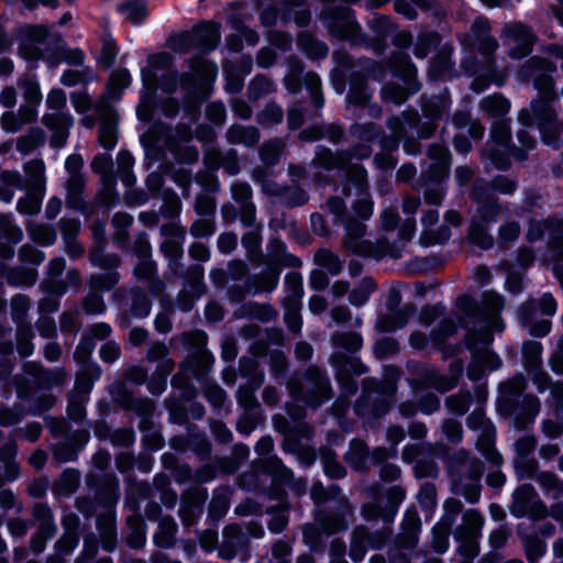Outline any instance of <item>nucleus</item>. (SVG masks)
Masks as SVG:
<instances>
[{"instance_id": "obj_27", "label": "nucleus", "mask_w": 563, "mask_h": 563, "mask_svg": "<svg viewBox=\"0 0 563 563\" xmlns=\"http://www.w3.org/2000/svg\"><path fill=\"white\" fill-rule=\"evenodd\" d=\"M369 152L368 146L365 145L356 146L354 153L349 151L333 152L324 146H319L312 164L325 170L344 169L353 157H367Z\"/></svg>"}, {"instance_id": "obj_7", "label": "nucleus", "mask_w": 563, "mask_h": 563, "mask_svg": "<svg viewBox=\"0 0 563 563\" xmlns=\"http://www.w3.org/2000/svg\"><path fill=\"white\" fill-rule=\"evenodd\" d=\"M444 471L453 495L463 497L468 504H477L482 494V477L485 463L467 449L460 448L443 457Z\"/></svg>"}, {"instance_id": "obj_60", "label": "nucleus", "mask_w": 563, "mask_h": 563, "mask_svg": "<svg viewBox=\"0 0 563 563\" xmlns=\"http://www.w3.org/2000/svg\"><path fill=\"white\" fill-rule=\"evenodd\" d=\"M16 453L18 445L14 440H10L0 446V462L3 465L8 482L16 479L20 474V466L15 461Z\"/></svg>"}, {"instance_id": "obj_56", "label": "nucleus", "mask_w": 563, "mask_h": 563, "mask_svg": "<svg viewBox=\"0 0 563 563\" xmlns=\"http://www.w3.org/2000/svg\"><path fill=\"white\" fill-rule=\"evenodd\" d=\"M84 187L85 178L82 175L69 176L66 184V205L68 208L81 212H88V205L82 199Z\"/></svg>"}, {"instance_id": "obj_54", "label": "nucleus", "mask_w": 563, "mask_h": 563, "mask_svg": "<svg viewBox=\"0 0 563 563\" xmlns=\"http://www.w3.org/2000/svg\"><path fill=\"white\" fill-rule=\"evenodd\" d=\"M213 361L211 352L187 355V358L183 363V368L191 373L197 380H207Z\"/></svg>"}, {"instance_id": "obj_23", "label": "nucleus", "mask_w": 563, "mask_h": 563, "mask_svg": "<svg viewBox=\"0 0 563 563\" xmlns=\"http://www.w3.org/2000/svg\"><path fill=\"white\" fill-rule=\"evenodd\" d=\"M341 506L334 510L320 508L316 511V521L327 534L345 531L349 527L347 518L354 514V508L347 498H342Z\"/></svg>"}, {"instance_id": "obj_2", "label": "nucleus", "mask_w": 563, "mask_h": 563, "mask_svg": "<svg viewBox=\"0 0 563 563\" xmlns=\"http://www.w3.org/2000/svg\"><path fill=\"white\" fill-rule=\"evenodd\" d=\"M556 65L548 58L534 55L527 59L519 69V78L532 81L539 97L531 101L530 108H523L518 113L522 130L518 132V141H532L526 135L525 129L536 128L541 134V141H559L563 124L554 109V78Z\"/></svg>"}, {"instance_id": "obj_55", "label": "nucleus", "mask_w": 563, "mask_h": 563, "mask_svg": "<svg viewBox=\"0 0 563 563\" xmlns=\"http://www.w3.org/2000/svg\"><path fill=\"white\" fill-rule=\"evenodd\" d=\"M252 230L245 232L241 238V243L245 249L247 260L253 263L260 265V261L263 260L262 253V225L255 222L254 227H251Z\"/></svg>"}, {"instance_id": "obj_24", "label": "nucleus", "mask_w": 563, "mask_h": 563, "mask_svg": "<svg viewBox=\"0 0 563 563\" xmlns=\"http://www.w3.org/2000/svg\"><path fill=\"white\" fill-rule=\"evenodd\" d=\"M208 498L206 488L192 486L180 495L178 516L185 528L194 526L203 511V505Z\"/></svg>"}, {"instance_id": "obj_17", "label": "nucleus", "mask_w": 563, "mask_h": 563, "mask_svg": "<svg viewBox=\"0 0 563 563\" xmlns=\"http://www.w3.org/2000/svg\"><path fill=\"white\" fill-rule=\"evenodd\" d=\"M393 536L390 527L371 531L366 526H356L351 532L349 555L355 563L361 562L367 550H382Z\"/></svg>"}, {"instance_id": "obj_10", "label": "nucleus", "mask_w": 563, "mask_h": 563, "mask_svg": "<svg viewBox=\"0 0 563 563\" xmlns=\"http://www.w3.org/2000/svg\"><path fill=\"white\" fill-rule=\"evenodd\" d=\"M132 81L130 71L125 68L114 70L109 78L106 91L97 100L95 110L100 118V137L98 141H118V115L111 101L120 98L122 91Z\"/></svg>"}, {"instance_id": "obj_47", "label": "nucleus", "mask_w": 563, "mask_h": 563, "mask_svg": "<svg viewBox=\"0 0 563 563\" xmlns=\"http://www.w3.org/2000/svg\"><path fill=\"white\" fill-rule=\"evenodd\" d=\"M178 525L173 516L165 515L157 522V529L153 534V542L159 549H172L177 543Z\"/></svg>"}, {"instance_id": "obj_12", "label": "nucleus", "mask_w": 563, "mask_h": 563, "mask_svg": "<svg viewBox=\"0 0 563 563\" xmlns=\"http://www.w3.org/2000/svg\"><path fill=\"white\" fill-rule=\"evenodd\" d=\"M18 87L22 90L23 103L18 113L5 111L0 119L1 128L11 133L20 131L25 124L36 120L42 103V92L35 75L24 74L19 77Z\"/></svg>"}, {"instance_id": "obj_42", "label": "nucleus", "mask_w": 563, "mask_h": 563, "mask_svg": "<svg viewBox=\"0 0 563 563\" xmlns=\"http://www.w3.org/2000/svg\"><path fill=\"white\" fill-rule=\"evenodd\" d=\"M344 135L343 126L339 123L320 124L313 120L308 129L299 134L298 141H342Z\"/></svg>"}, {"instance_id": "obj_59", "label": "nucleus", "mask_w": 563, "mask_h": 563, "mask_svg": "<svg viewBox=\"0 0 563 563\" xmlns=\"http://www.w3.org/2000/svg\"><path fill=\"white\" fill-rule=\"evenodd\" d=\"M543 494L553 500L563 497V479L553 471L542 470L536 479Z\"/></svg>"}, {"instance_id": "obj_26", "label": "nucleus", "mask_w": 563, "mask_h": 563, "mask_svg": "<svg viewBox=\"0 0 563 563\" xmlns=\"http://www.w3.org/2000/svg\"><path fill=\"white\" fill-rule=\"evenodd\" d=\"M284 85L291 95H297L301 90L302 85H305L316 110L319 112L323 108L324 98L321 88V79L318 74L313 71H308L305 76L286 74Z\"/></svg>"}, {"instance_id": "obj_34", "label": "nucleus", "mask_w": 563, "mask_h": 563, "mask_svg": "<svg viewBox=\"0 0 563 563\" xmlns=\"http://www.w3.org/2000/svg\"><path fill=\"white\" fill-rule=\"evenodd\" d=\"M260 264L278 268L282 273L283 267L298 268L302 263L299 257L287 251L286 244L279 238H271L266 244V254Z\"/></svg>"}, {"instance_id": "obj_35", "label": "nucleus", "mask_w": 563, "mask_h": 563, "mask_svg": "<svg viewBox=\"0 0 563 563\" xmlns=\"http://www.w3.org/2000/svg\"><path fill=\"white\" fill-rule=\"evenodd\" d=\"M250 547L249 538L243 533L238 523L227 525L222 530V541L218 545V555L222 560H232L241 550Z\"/></svg>"}, {"instance_id": "obj_8", "label": "nucleus", "mask_w": 563, "mask_h": 563, "mask_svg": "<svg viewBox=\"0 0 563 563\" xmlns=\"http://www.w3.org/2000/svg\"><path fill=\"white\" fill-rule=\"evenodd\" d=\"M286 390L290 398L312 410L319 409L334 398V389L327 369L317 364L294 372L286 382Z\"/></svg>"}, {"instance_id": "obj_22", "label": "nucleus", "mask_w": 563, "mask_h": 563, "mask_svg": "<svg viewBox=\"0 0 563 563\" xmlns=\"http://www.w3.org/2000/svg\"><path fill=\"white\" fill-rule=\"evenodd\" d=\"M503 35L508 45V55L510 58L521 59L532 52L536 35L531 27L523 23L514 22L505 24Z\"/></svg>"}, {"instance_id": "obj_37", "label": "nucleus", "mask_w": 563, "mask_h": 563, "mask_svg": "<svg viewBox=\"0 0 563 563\" xmlns=\"http://www.w3.org/2000/svg\"><path fill=\"white\" fill-rule=\"evenodd\" d=\"M96 528L102 549L106 552H113L118 547V527L114 509L100 512L96 518Z\"/></svg>"}, {"instance_id": "obj_50", "label": "nucleus", "mask_w": 563, "mask_h": 563, "mask_svg": "<svg viewBox=\"0 0 563 563\" xmlns=\"http://www.w3.org/2000/svg\"><path fill=\"white\" fill-rule=\"evenodd\" d=\"M280 274L278 268L266 265L265 269L249 276L253 294L272 292L278 285Z\"/></svg>"}, {"instance_id": "obj_25", "label": "nucleus", "mask_w": 563, "mask_h": 563, "mask_svg": "<svg viewBox=\"0 0 563 563\" xmlns=\"http://www.w3.org/2000/svg\"><path fill=\"white\" fill-rule=\"evenodd\" d=\"M92 354L75 350L73 358L79 366L75 374V390L90 394L95 382L99 380L102 375L100 365L91 360Z\"/></svg>"}, {"instance_id": "obj_13", "label": "nucleus", "mask_w": 563, "mask_h": 563, "mask_svg": "<svg viewBox=\"0 0 563 563\" xmlns=\"http://www.w3.org/2000/svg\"><path fill=\"white\" fill-rule=\"evenodd\" d=\"M49 31L44 25H25L20 29L19 55L27 62L42 60L49 67L60 63L62 53L48 43Z\"/></svg>"}, {"instance_id": "obj_49", "label": "nucleus", "mask_w": 563, "mask_h": 563, "mask_svg": "<svg viewBox=\"0 0 563 563\" xmlns=\"http://www.w3.org/2000/svg\"><path fill=\"white\" fill-rule=\"evenodd\" d=\"M334 371L342 369L352 376H361L368 372V367L356 356L349 355L341 351L333 352L328 360Z\"/></svg>"}, {"instance_id": "obj_15", "label": "nucleus", "mask_w": 563, "mask_h": 563, "mask_svg": "<svg viewBox=\"0 0 563 563\" xmlns=\"http://www.w3.org/2000/svg\"><path fill=\"white\" fill-rule=\"evenodd\" d=\"M485 518L478 509L468 508L463 512L462 522L453 534L460 542L459 552L467 560H473L479 552L478 539L482 536V529Z\"/></svg>"}, {"instance_id": "obj_9", "label": "nucleus", "mask_w": 563, "mask_h": 563, "mask_svg": "<svg viewBox=\"0 0 563 563\" xmlns=\"http://www.w3.org/2000/svg\"><path fill=\"white\" fill-rule=\"evenodd\" d=\"M396 393L395 380L365 377L361 382V395L354 404V411L365 420L382 418L389 411Z\"/></svg>"}, {"instance_id": "obj_51", "label": "nucleus", "mask_w": 563, "mask_h": 563, "mask_svg": "<svg viewBox=\"0 0 563 563\" xmlns=\"http://www.w3.org/2000/svg\"><path fill=\"white\" fill-rule=\"evenodd\" d=\"M126 536L125 543L129 548L134 550L143 549L146 543V525L144 519L139 514H133L126 517Z\"/></svg>"}, {"instance_id": "obj_57", "label": "nucleus", "mask_w": 563, "mask_h": 563, "mask_svg": "<svg viewBox=\"0 0 563 563\" xmlns=\"http://www.w3.org/2000/svg\"><path fill=\"white\" fill-rule=\"evenodd\" d=\"M297 46L310 59L325 58L329 53L328 45L308 32L298 34Z\"/></svg>"}, {"instance_id": "obj_44", "label": "nucleus", "mask_w": 563, "mask_h": 563, "mask_svg": "<svg viewBox=\"0 0 563 563\" xmlns=\"http://www.w3.org/2000/svg\"><path fill=\"white\" fill-rule=\"evenodd\" d=\"M343 459L355 472L367 473L369 471V466L367 465V460L369 459V446L363 439H352Z\"/></svg>"}, {"instance_id": "obj_32", "label": "nucleus", "mask_w": 563, "mask_h": 563, "mask_svg": "<svg viewBox=\"0 0 563 563\" xmlns=\"http://www.w3.org/2000/svg\"><path fill=\"white\" fill-rule=\"evenodd\" d=\"M439 221V212L435 209H427L421 212V224L423 231L419 236V243L422 246H432L435 244H444L451 238V230L448 224H441L433 228Z\"/></svg>"}, {"instance_id": "obj_61", "label": "nucleus", "mask_w": 563, "mask_h": 563, "mask_svg": "<svg viewBox=\"0 0 563 563\" xmlns=\"http://www.w3.org/2000/svg\"><path fill=\"white\" fill-rule=\"evenodd\" d=\"M80 485V472L76 468H66L58 479L53 483V493L68 497L73 495Z\"/></svg>"}, {"instance_id": "obj_21", "label": "nucleus", "mask_w": 563, "mask_h": 563, "mask_svg": "<svg viewBox=\"0 0 563 563\" xmlns=\"http://www.w3.org/2000/svg\"><path fill=\"white\" fill-rule=\"evenodd\" d=\"M527 387V378L521 373L500 382L496 400V409L499 415L511 417L516 412L517 402L520 400V397L526 395Z\"/></svg>"}, {"instance_id": "obj_14", "label": "nucleus", "mask_w": 563, "mask_h": 563, "mask_svg": "<svg viewBox=\"0 0 563 563\" xmlns=\"http://www.w3.org/2000/svg\"><path fill=\"white\" fill-rule=\"evenodd\" d=\"M112 300L120 309L119 322L123 328L131 324L132 319H145L152 311V300L141 286L119 287L112 294Z\"/></svg>"}, {"instance_id": "obj_39", "label": "nucleus", "mask_w": 563, "mask_h": 563, "mask_svg": "<svg viewBox=\"0 0 563 563\" xmlns=\"http://www.w3.org/2000/svg\"><path fill=\"white\" fill-rule=\"evenodd\" d=\"M456 134L452 141H482L485 132L483 124L473 119L467 111H457L452 117Z\"/></svg>"}, {"instance_id": "obj_53", "label": "nucleus", "mask_w": 563, "mask_h": 563, "mask_svg": "<svg viewBox=\"0 0 563 563\" xmlns=\"http://www.w3.org/2000/svg\"><path fill=\"white\" fill-rule=\"evenodd\" d=\"M257 466L264 473L271 475L273 481L280 485H286L291 482L294 473L290 468L286 467L283 461L276 455L260 460Z\"/></svg>"}, {"instance_id": "obj_63", "label": "nucleus", "mask_w": 563, "mask_h": 563, "mask_svg": "<svg viewBox=\"0 0 563 563\" xmlns=\"http://www.w3.org/2000/svg\"><path fill=\"white\" fill-rule=\"evenodd\" d=\"M330 343L334 349H341L350 354L358 352L363 346L362 335L354 331H336L331 334Z\"/></svg>"}, {"instance_id": "obj_40", "label": "nucleus", "mask_w": 563, "mask_h": 563, "mask_svg": "<svg viewBox=\"0 0 563 563\" xmlns=\"http://www.w3.org/2000/svg\"><path fill=\"white\" fill-rule=\"evenodd\" d=\"M541 411V400L533 394L523 395L522 399L517 402L516 412L512 423L516 430L523 431L528 429L536 420Z\"/></svg>"}, {"instance_id": "obj_45", "label": "nucleus", "mask_w": 563, "mask_h": 563, "mask_svg": "<svg viewBox=\"0 0 563 563\" xmlns=\"http://www.w3.org/2000/svg\"><path fill=\"white\" fill-rule=\"evenodd\" d=\"M504 298L496 292L487 291L483 295L481 307L482 320H487V322H489L497 332H501L505 327L501 318L499 317V312L504 308Z\"/></svg>"}, {"instance_id": "obj_46", "label": "nucleus", "mask_w": 563, "mask_h": 563, "mask_svg": "<svg viewBox=\"0 0 563 563\" xmlns=\"http://www.w3.org/2000/svg\"><path fill=\"white\" fill-rule=\"evenodd\" d=\"M496 428H489L479 432L475 442V449L485 457L493 466L499 467L504 463L503 455L496 450Z\"/></svg>"}, {"instance_id": "obj_31", "label": "nucleus", "mask_w": 563, "mask_h": 563, "mask_svg": "<svg viewBox=\"0 0 563 563\" xmlns=\"http://www.w3.org/2000/svg\"><path fill=\"white\" fill-rule=\"evenodd\" d=\"M529 144L528 148H512L510 143H486L482 158L489 159L497 169L506 170L511 165L510 156L518 161L526 159L527 151L532 148V143Z\"/></svg>"}, {"instance_id": "obj_29", "label": "nucleus", "mask_w": 563, "mask_h": 563, "mask_svg": "<svg viewBox=\"0 0 563 563\" xmlns=\"http://www.w3.org/2000/svg\"><path fill=\"white\" fill-rule=\"evenodd\" d=\"M538 313L537 300L530 298L518 307L517 318L520 325L525 328L531 336L543 338L551 331L552 322L548 319H539Z\"/></svg>"}, {"instance_id": "obj_20", "label": "nucleus", "mask_w": 563, "mask_h": 563, "mask_svg": "<svg viewBox=\"0 0 563 563\" xmlns=\"http://www.w3.org/2000/svg\"><path fill=\"white\" fill-rule=\"evenodd\" d=\"M368 76L367 70L352 71L350 74L349 84L350 89L346 96V101L350 106L364 108L367 106V113L373 119H380L383 115V108L377 103L368 104L373 96V91L367 86Z\"/></svg>"}, {"instance_id": "obj_58", "label": "nucleus", "mask_w": 563, "mask_h": 563, "mask_svg": "<svg viewBox=\"0 0 563 563\" xmlns=\"http://www.w3.org/2000/svg\"><path fill=\"white\" fill-rule=\"evenodd\" d=\"M479 321L483 324L478 328L468 329L464 336V343L468 350L479 349V345L484 346L483 349H486V346L494 340L493 332L496 331V329L489 324L487 320Z\"/></svg>"}, {"instance_id": "obj_48", "label": "nucleus", "mask_w": 563, "mask_h": 563, "mask_svg": "<svg viewBox=\"0 0 563 563\" xmlns=\"http://www.w3.org/2000/svg\"><path fill=\"white\" fill-rule=\"evenodd\" d=\"M351 185L356 189L357 195L369 192L366 170L358 164H347L345 166V181L343 183L342 194L345 197L351 196Z\"/></svg>"}, {"instance_id": "obj_38", "label": "nucleus", "mask_w": 563, "mask_h": 563, "mask_svg": "<svg viewBox=\"0 0 563 563\" xmlns=\"http://www.w3.org/2000/svg\"><path fill=\"white\" fill-rule=\"evenodd\" d=\"M70 101L76 112L82 114L80 120L81 126L86 130H92L97 122L100 126V118L95 110L97 101H93L86 90L73 91L70 93ZM98 137H100V128L98 129Z\"/></svg>"}, {"instance_id": "obj_16", "label": "nucleus", "mask_w": 563, "mask_h": 563, "mask_svg": "<svg viewBox=\"0 0 563 563\" xmlns=\"http://www.w3.org/2000/svg\"><path fill=\"white\" fill-rule=\"evenodd\" d=\"M46 106L55 111L43 117L44 125L52 132L51 141H67L74 119L69 113L62 111L66 106L65 91L53 88L47 95Z\"/></svg>"}, {"instance_id": "obj_6", "label": "nucleus", "mask_w": 563, "mask_h": 563, "mask_svg": "<svg viewBox=\"0 0 563 563\" xmlns=\"http://www.w3.org/2000/svg\"><path fill=\"white\" fill-rule=\"evenodd\" d=\"M490 31V22L486 16L479 15L474 20L471 26V37L482 60L479 62L476 56H466L461 63L464 73L468 77H473L471 90L477 93L486 90L492 84L501 86L505 79L496 65L495 52L498 43Z\"/></svg>"}, {"instance_id": "obj_36", "label": "nucleus", "mask_w": 563, "mask_h": 563, "mask_svg": "<svg viewBox=\"0 0 563 563\" xmlns=\"http://www.w3.org/2000/svg\"><path fill=\"white\" fill-rule=\"evenodd\" d=\"M421 520L416 508H408L401 520L400 532L395 537L398 548L412 550L418 545Z\"/></svg>"}, {"instance_id": "obj_18", "label": "nucleus", "mask_w": 563, "mask_h": 563, "mask_svg": "<svg viewBox=\"0 0 563 563\" xmlns=\"http://www.w3.org/2000/svg\"><path fill=\"white\" fill-rule=\"evenodd\" d=\"M510 514L516 518L528 517L534 521L548 516V507L538 498V493L531 484L519 485L511 495Z\"/></svg>"}, {"instance_id": "obj_41", "label": "nucleus", "mask_w": 563, "mask_h": 563, "mask_svg": "<svg viewBox=\"0 0 563 563\" xmlns=\"http://www.w3.org/2000/svg\"><path fill=\"white\" fill-rule=\"evenodd\" d=\"M280 21L289 23L294 21L298 26H306L311 20V11L306 0H279Z\"/></svg>"}, {"instance_id": "obj_43", "label": "nucleus", "mask_w": 563, "mask_h": 563, "mask_svg": "<svg viewBox=\"0 0 563 563\" xmlns=\"http://www.w3.org/2000/svg\"><path fill=\"white\" fill-rule=\"evenodd\" d=\"M113 330L107 322H96L89 324L81 333L80 340L75 350L93 353L96 341H107L111 336Z\"/></svg>"}, {"instance_id": "obj_4", "label": "nucleus", "mask_w": 563, "mask_h": 563, "mask_svg": "<svg viewBox=\"0 0 563 563\" xmlns=\"http://www.w3.org/2000/svg\"><path fill=\"white\" fill-rule=\"evenodd\" d=\"M419 104L427 119L424 123L421 122L417 110L407 109L388 118L387 126L391 132V139H387L375 123H366L364 129L373 134L368 141H417L416 139L431 137L438 122L448 114L452 106L450 91L445 87L438 95H422Z\"/></svg>"}, {"instance_id": "obj_33", "label": "nucleus", "mask_w": 563, "mask_h": 563, "mask_svg": "<svg viewBox=\"0 0 563 563\" xmlns=\"http://www.w3.org/2000/svg\"><path fill=\"white\" fill-rule=\"evenodd\" d=\"M345 234L343 236V246L352 253L364 256L373 250V242L363 240L366 234V225L353 217L344 219Z\"/></svg>"}, {"instance_id": "obj_52", "label": "nucleus", "mask_w": 563, "mask_h": 563, "mask_svg": "<svg viewBox=\"0 0 563 563\" xmlns=\"http://www.w3.org/2000/svg\"><path fill=\"white\" fill-rule=\"evenodd\" d=\"M452 48L443 47L430 60L428 76L431 80H439L452 75L455 63L452 60Z\"/></svg>"}, {"instance_id": "obj_62", "label": "nucleus", "mask_w": 563, "mask_h": 563, "mask_svg": "<svg viewBox=\"0 0 563 563\" xmlns=\"http://www.w3.org/2000/svg\"><path fill=\"white\" fill-rule=\"evenodd\" d=\"M89 262L104 272H111L117 271L121 265L122 260L115 253H107L106 246L100 245L92 246L89 250Z\"/></svg>"}, {"instance_id": "obj_11", "label": "nucleus", "mask_w": 563, "mask_h": 563, "mask_svg": "<svg viewBox=\"0 0 563 563\" xmlns=\"http://www.w3.org/2000/svg\"><path fill=\"white\" fill-rule=\"evenodd\" d=\"M408 371L410 376L407 382L413 393L433 388L440 394H445L459 385L464 372V364L460 358L454 360L449 365L448 374H442L432 365L420 363L409 365Z\"/></svg>"}, {"instance_id": "obj_64", "label": "nucleus", "mask_w": 563, "mask_h": 563, "mask_svg": "<svg viewBox=\"0 0 563 563\" xmlns=\"http://www.w3.org/2000/svg\"><path fill=\"white\" fill-rule=\"evenodd\" d=\"M320 462L325 475L332 479L344 478L347 474L346 468L338 461L336 453L329 446H322L319 451Z\"/></svg>"}, {"instance_id": "obj_1", "label": "nucleus", "mask_w": 563, "mask_h": 563, "mask_svg": "<svg viewBox=\"0 0 563 563\" xmlns=\"http://www.w3.org/2000/svg\"><path fill=\"white\" fill-rule=\"evenodd\" d=\"M221 40V26L212 20L201 21L190 30L183 31L168 37L167 45L175 53H187L198 49L188 59L189 70L178 74L169 70L173 65V56L167 52L150 55L147 58L148 71L142 70L143 80L151 76L157 82V87L166 92L174 93L179 86L188 108L185 109L190 124L181 123L177 126L175 137H166L164 141H194L192 123L197 115V107L210 95V88L218 74L216 63L209 60L206 55L213 52Z\"/></svg>"}, {"instance_id": "obj_5", "label": "nucleus", "mask_w": 563, "mask_h": 563, "mask_svg": "<svg viewBox=\"0 0 563 563\" xmlns=\"http://www.w3.org/2000/svg\"><path fill=\"white\" fill-rule=\"evenodd\" d=\"M329 32L338 40L347 41L352 46H364L376 55L385 54L388 38L396 31V24L387 15H375L367 22L374 36L371 38L362 31L355 12L347 7H336L323 16Z\"/></svg>"}, {"instance_id": "obj_30", "label": "nucleus", "mask_w": 563, "mask_h": 563, "mask_svg": "<svg viewBox=\"0 0 563 563\" xmlns=\"http://www.w3.org/2000/svg\"><path fill=\"white\" fill-rule=\"evenodd\" d=\"M231 198L240 210V221L243 227H254L256 207L253 202V189L246 181L236 180L230 186Z\"/></svg>"}, {"instance_id": "obj_3", "label": "nucleus", "mask_w": 563, "mask_h": 563, "mask_svg": "<svg viewBox=\"0 0 563 563\" xmlns=\"http://www.w3.org/2000/svg\"><path fill=\"white\" fill-rule=\"evenodd\" d=\"M390 37L396 49L386 60L376 62L364 57L358 59V65L361 70H367L368 76L377 82L386 79L387 69H389L391 76L400 80L402 85L385 84L380 89V97L384 102L401 106L410 96L421 89V82L418 80V69L407 53L412 44V34L409 31L396 29Z\"/></svg>"}, {"instance_id": "obj_28", "label": "nucleus", "mask_w": 563, "mask_h": 563, "mask_svg": "<svg viewBox=\"0 0 563 563\" xmlns=\"http://www.w3.org/2000/svg\"><path fill=\"white\" fill-rule=\"evenodd\" d=\"M428 156L434 161L427 172L422 173L417 181L443 184L449 176L451 156L443 143H432L428 147Z\"/></svg>"}, {"instance_id": "obj_19", "label": "nucleus", "mask_w": 563, "mask_h": 563, "mask_svg": "<svg viewBox=\"0 0 563 563\" xmlns=\"http://www.w3.org/2000/svg\"><path fill=\"white\" fill-rule=\"evenodd\" d=\"M87 487L93 493L97 504L108 509H114L120 498L119 479L113 473H89L85 477Z\"/></svg>"}]
</instances>
